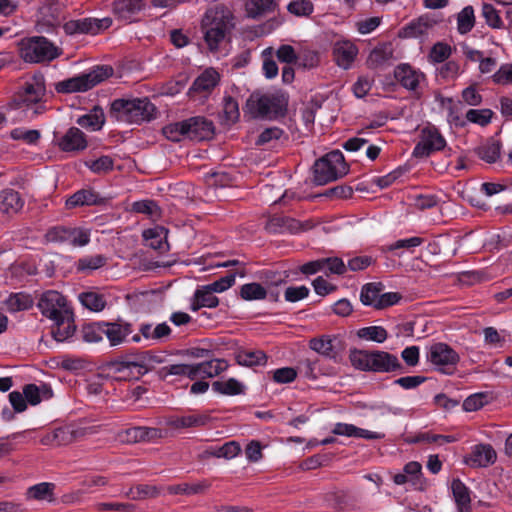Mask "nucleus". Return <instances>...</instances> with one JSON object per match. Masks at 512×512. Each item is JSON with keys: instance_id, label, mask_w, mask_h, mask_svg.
Wrapping results in <instances>:
<instances>
[{"instance_id": "f257e3e1", "label": "nucleus", "mask_w": 512, "mask_h": 512, "mask_svg": "<svg viewBox=\"0 0 512 512\" xmlns=\"http://www.w3.org/2000/svg\"><path fill=\"white\" fill-rule=\"evenodd\" d=\"M234 16L224 4L208 8L201 21L204 40L211 51H216L220 43L234 28Z\"/></svg>"}, {"instance_id": "f03ea898", "label": "nucleus", "mask_w": 512, "mask_h": 512, "mask_svg": "<svg viewBox=\"0 0 512 512\" xmlns=\"http://www.w3.org/2000/svg\"><path fill=\"white\" fill-rule=\"evenodd\" d=\"M351 365L360 371L374 373L402 372L403 366L398 357L382 350L351 349L349 352Z\"/></svg>"}, {"instance_id": "7ed1b4c3", "label": "nucleus", "mask_w": 512, "mask_h": 512, "mask_svg": "<svg viewBox=\"0 0 512 512\" xmlns=\"http://www.w3.org/2000/svg\"><path fill=\"white\" fill-rule=\"evenodd\" d=\"M155 112L156 108L148 98L115 99L109 115L116 121L139 124L154 118Z\"/></svg>"}, {"instance_id": "20e7f679", "label": "nucleus", "mask_w": 512, "mask_h": 512, "mask_svg": "<svg viewBox=\"0 0 512 512\" xmlns=\"http://www.w3.org/2000/svg\"><path fill=\"white\" fill-rule=\"evenodd\" d=\"M287 101L283 95L275 93H252L246 101V110L253 118L275 119L283 116Z\"/></svg>"}, {"instance_id": "39448f33", "label": "nucleus", "mask_w": 512, "mask_h": 512, "mask_svg": "<svg viewBox=\"0 0 512 512\" xmlns=\"http://www.w3.org/2000/svg\"><path fill=\"white\" fill-rule=\"evenodd\" d=\"M113 75V68L109 65H99L87 73L65 79L55 84L58 93L85 92Z\"/></svg>"}, {"instance_id": "423d86ee", "label": "nucleus", "mask_w": 512, "mask_h": 512, "mask_svg": "<svg viewBox=\"0 0 512 512\" xmlns=\"http://www.w3.org/2000/svg\"><path fill=\"white\" fill-rule=\"evenodd\" d=\"M60 54V49L43 36L29 37L19 43L20 58L27 63L49 62Z\"/></svg>"}, {"instance_id": "0eeeda50", "label": "nucleus", "mask_w": 512, "mask_h": 512, "mask_svg": "<svg viewBox=\"0 0 512 512\" xmlns=\"http://www.w3.org/2000/svg\"><path fill=\"white\" fill-rule=\"evenodd\" d=\"M313 181L317 185H325L348 173V166L340 151H332L318 159L313 166Z\"/></svg>"}, {"instance_id": "6e6552de", "label": "nucleus", "mask_w": 512, "mask_h": 512, "mask_svg": "<svg viewBox=\"0 0 512 512\" xmlns=\"http://www.w3.org/2000/svg\"><path fill=\"white\" fill-rule=\"evenodd\" d=\"M134 353L106 362L101 371L106 378L116 381H132L140 379L141 373Z\"/></svg>"}, {"instance_id": "1a4fd4ad", "label": "nucleus", "mask_w": 512, "mask_h": 512, "mask_svg": "<svg viewBox=\"0 0 512 512\" xmlns=\"http://www.w3.org/2000/svg\"><path fill=\"white\" fill-rule=\"evenodd\" d=\"M426 357L435 370L446 375H452L460 361L459 354L451 346L443 342L432 344L428 349Z\"/></svg>"}, {"instance_id": "9d476101", "label": "nucleus", "mask_w": 512, "mask_h": 512, "mask_svg": "<svg viewBox=\"0 0 512 512\" xmlns=\"http://www.w3.org/2000/svg\"><path fill=\"white\" fill-rule=\"evenodd\" d=\"M37 306L42 315L52 321L58 320L66 316V314L72 313L71 309L67 305L66 298L61 293L54 290L44 292L41 295Z\"/></svg>"}, {"instance_id": "9b49d317", "label": "nucleus", "mask_w": 512, "mask_h": 512, "mask_svg": "<svg viewBox=\"0 0 512 512\" xmlns=\"http://www.w3.org/2000/svg\"><path fill=\"white\" fill-rule=\"evenodd\" d=\"M309 348L333 361H338L345 350V342L340 335H321L309 340Z\"/></svg>"}, {"instance_id": "f8f14e48", "label": "nucleus", "mask_w": 512, "mask_h": 512, "mask_svg": "<svg viewBox=\"0 0 512 512\" xmlns=\"http://www.w3.org/2000/svg\"><path fill=\"white\" fill-rule=\"evenodd\" d=\"M419 138V142L413 150V156L417 158L428 157L431 153L442 150L446 146V140L435 126L424 127Z\"/></svg>"}, {"instance_id": "ddd939ff", "label": "nucleus", "mask_w": 512, "mask_h": 512, "mask_svg": "<svg viewBox=\"0 0 512 512\" xmlns=\"http://www.w3.org/2000/svg\"><path fill=\"white\" fill-rule=\"evenodd\" d=\"M49 240L68 243L74 247H82L89 243L90 234L80 228H68L58 226L50 229L47 233Z\"/></svg>"}, {"instance_id": "4468645a", "label": "nucleus", "mask_w": 512, "mask_h": 512, "mask_svg": "<svg viewBox=\"0 0 512 512\" xmlns=\"http://www.w3.org/2000/svg\"><path fill=\"white\" fill-rule=\"evenodd\" d=\"M112 20L110 18L92 19L83 18L78 20H70L66 22L63 29L66 34H98L100 31L107 29L111 26Z\"/></svg>"}, {"instance_id": "2eb2a0df", "label": "nucleus", "mask_w": 512, "mask_h": 512, "mask_svg": "<svg viewBox=\"0 0 512 512\" xmlns=\"http://www.w3.org/2000/svg\"><path fill=\"white\" fill-rule=\"evenodd\" d=\"M186 138L193 141L210 140L214 137V123L204 116H194L185 120Z\"/></svg>"}, {"instance_id": "dca6fc26", "label": "nucleus", "mask_w": 512, "mask_h": 512, "mask_svg": "<svg viewBox=\"0 0 512 512\" xmlns=\"http://www.w3.org/2000/svg\"><path fill=\"white\" fill-rule=\"evenodd\" d=\"M438 22V19L429 14L421 15L402 27L398 32V36L400 38H419L425 36Z\"/></svg>"}, {"instance_id": "f3484780", "label": "nucleus", "mask_w": 512, "mask_h": 512, "mask_svg": "<svg viewBox=\"0 0 512 512\" xmlns=\"http://www.w3.org/2000/svg\"><path fill=\"white\" fill-rule=\"evenodd\" d=\"M63 4L59 0H48L39 9L40 19L37 22L38 31L43 32L60 23Z\"/></svg>"}, {"instance_id": "a211bd4d", "label": "nucleus", "mask_w": 512, "mask_h": 512, "mask_svg": "<svg viewBox=\"0 0 512 512\" xmlns=\"http://www.w3.org/2000/svg\"><path fill=\"white\" fill-rule=\"evenodd\" d=\"M102 326H104V336L112 347L123 344L127 336L133 332L132 324L122 320L115 322L102 321Z\"/></svg>"}, {"instance_id": "6ab92c4d", "label": "nucleus", "mask_w": 512, "mask_h": 512, "mask_svg": "<svg viewBox=\"0 0 512 512\" xmlns=\"http://www.w3.org/2000/svg\"><path fill=\"white\" fill-rule=\"evenodd\" d=\"M45 94V85L43 81L34 80L31 83H25L23 91L19 92L15 98L18 107L29 106L41 101Z\"/></svg>"}, {"instance_id": "aec40b11", "label": "nucleus", "mask_w": 512, "mask_h": 512, "mask_svg": "<svg viewBox=\"0 0 512 512\" xmlns=\"http://www.w3.org/2000/svg\"><path fill=\"white\" fill-rule=\"evenodd\" d=\"M394 77L404 88L414 91L425 76L409 64H400L394 70Z\"/></svg>"}, {"instance_id": "412c9836", "label": "nucleus", "mask_w": 512, "mask_h": 512, "mask_svg": "<svg viewBox=\"0 0 512 512\" xmlns=\"http://www.w3.org/2000/svg\"><path fill=\"white\" fill-rule=\"evenodd\" d=\"M64 152L82 151L87 147L85 134L77 127H71L58 142Z\"/></svg>"}, {"instance_id": "4be33fe9", "label": "nucleus", "mask_w": 512, "mask_h": 512, "mask_svg": "<svg viewBox=\"0 0 512 512\" xmlns=\"http://www.w3.org/2000/svg\"><path fill=\"white\" fill-rule=\"evenodd\" d=\"M496 458V452L490 444H478L474 446L466 462L473 467H487L493 464Z\"/></svg>"}, {"instance_id": "5701e85b", "label": "nucleus", "mask_w": 512, "mask_h": 512, "mask_svg": "<svg viewBox=\"0 0 512 512\" xmlns=\"http://www.w3.org/2000/svg\"><path fill=\"white\" fill-rule=\"evenodd\" d=\"M219 82V74L214 69H206L193 82L189 89V94L208 95Z\"/></svg>"}, {"instance_id": "b1692460", "label": "nucleus", "mask_w": 512, "mask_h": 512, "mask_svg": "<svg viewBox=\"0 0 512 512\" xmlns=\"http://www.w3.org/2000/svg\"><path fill=\"white\" fill-rule=\"evenodd\" d=\"M194 379L198 377L212 378L219 375L228 368V363L224 359H212L197 364H192Z\"/></svg>"}, {"instance_id": "393cba45", "label": "nucleus", "mask_w": 512, "mask_h": 512, "mask_svg": "<svg viewBox=\"0 0 512 512\" xmlns=\"http://www.w3.org/2000/svg\"><path fill=\"white\" fill-rule=\"evenodd\" d=\"M145 7L144 0H117L114 2V13L118 18L132 22L134 16Z\"/></svg>"}, {"instance_id": "a878e982", "label": "nucleus", "mask_w": 512, "mask_h": 512, "mask_svg": "<svg viewBox=\"0 0 512 512\" xmlns=\"http://www.w3.org/2000/svg\"><path fill=\"white\" fill-rule=\"evenodd\" d=\"M24 205L20 194L13 189H5L0 192V213L16 214Z\"/></svg>"}, {"instance_id": "bb28decb", "label": "nucleus", "mask_w": 512, "mask_h": 512, "mask_svg": "<svg viewBox=\"0 0 512 512\" xmlns=\"http://www.w3.org/2000/svg\"><path fill=\"white\" fill-rule=\"evenodd\" d=\"M357 53V47L348 41L337 43L333 49L334 60L336 61L338 66L344 69L350 67Z\"/></svg>"}, {"instance_id": "cd10ccee", "label": "nucleus", "mask_w": 512, "mask_h": 512, "mask_svg": "<svg viewBox=\"0 0 512 512\" xmlns=\"http://www.w3.org/2000/svg\"><path fill=\"white\" fill-rule=\"evenodd\" d=\"M55 327L52 328L51 334L53 338L58 342H63L73 336L76 331L74 324L73 312L66 314V316L55 320Z\"/></svg>"}, {"instance_id": "c85d7f7f", "label": "nucleus", "mask_w": 512, "mask_h": 512, "mask_svg": "<svg viewBox=\"0 0 512 512\" xmlns=\"http://www.w3.org/2000/svg\"><path fill=\"white\" fill-rule=\"evenodd\" d=\"M266 229L272 233H283L285 231L294 233L301 229V223L288 216H273L268 220Z\"/></svg>"}, {"instance_id": "c756f323", "label": "nucleus", "mask_w": 512, "mask_h": 512, "mask_svg": "<svg viewBox=\"0 0 512 512\" xmlns=\"http://www.w3.org/2000/svg\"><path fill=\"white\" fill-rule=\"evenodd\" d=\"M23 394L30 405H38L42 400H48L53 396V391L48 384H27L23 387Z\"/></svg>"}, {"instance_id": "7c9ffc66", "label": "nucleus", "mask_w": 512, "mask_h": 512, "mask_svg": "<svg viewBox=\"0 0 512 512\" xmlns=\"http://www.w3.org/2000/svg\"><path fill=\"white\" fill-rule=\"evenodd\" d=\"M102 203L101 197L90 189H81L76 191L66 200V208L72 209L84 205H98Z\"/></svg>"}, {"instance_id": "2f4dec72", "label": "nucleus", "mask_w": 512, "mask_h": 512, "mask_svg": "<svg viewBox=\"0 0 512 512\" xmlns=\"http://www.w3.org/2000/svg\"><path fill=\"white\" fill-rule=\"evenodd\" d=\"M167 233L168 231L164 227L156 226L145 230L143 238L152 249L165 252L168 250Z\"/></svg>"}, {"instance_id": "473e14b6", "label": "nucleus", "mask_w": 512, "mask_h": 512, "mask_svg": "<svg viewBox=\"0 0 512 512\" xmlns=\"http://www.w3.org/2000/svg\"><path fill=\"white\" fill-rule=\"evenodd\" d=\"M219 305V299L212 291L201 286L194 292L191 300V310L198 311L203 307L215 308Z\"/></svg>"}, {"instance_id": "72a5a7b5", "label": "nucleus", "mask_w": 512, "mask_h": 512, "mask_svg": "<svg viewBox=\"0 0 512 512\" xmlns=\"http://www.w3.org/2000/svg\"><path fill=\"white\" fill-rule=\"evenodd\" d=\"M141 376L145 375L149 371L155 369L157 364H161L165 361L164 356L160 353H154L152 351H144L134 353Z\"/></svg>"}, {"instance_id": "f704fd0d", "label": "nucleus", "mask_w": 512, "mask_h": 512, "mask_svg": "<svg viewBox=\"0 0 512 512\" xmlns=\"http://www.w3.org/2000/svg\"><path fill=\"white\" fill-rule=\"evenodd\" d=\"M452 492L455 498L456 504L460 512H472L471 511V498L469 489L459 479L452 481Z\"/></svg>"}, {"instance_id": "c9c22d12", "label": "nucleus", "mask_w": 512, "mask_h": 512, "mask_svg": "<svg viewBox=\"0 0 512 512\" xmlns=\"http://www.w3.org/2000/svg\"><path fill=\"white\" fill-rule=\"evenodd\" d=\"M276 7V0H249L246 4V13L249 18L258 19L273 12Z\"/></svg>"}, {"instance_id": "e433bc0d", "label": "nucleus", "mask_w": 512, "mask_h": 512, "mask_svg": "<svg viewBox=\"0 0 512 512\" xmlns=\"http://www.w3.org/2000/svg\"><path fill=\"white\" fill-rule=\"evenodd\" d=\"M55 487V484L50 482H42L33 485L27 489L26 497L27 499H34L38 501L46 500L48 502H53L55 500Z\"/></svg>"}, {"instance_id": "4c0bfd02", "label": "nucleus", "mask_w": 512, "mask_h": 512, "mask_svg": "<svg viewBox=\"0 0 512 512\" xmlns=\"http://www.w3.org/2000/svg\"><path fill=\"white\" fill-rule=\"evenodd\" d=\"M34 300L30 294L24 292L12 293L5 300V306L10 312L27 310L33 306Z\"/></svg>"}, {"instance_id": "58836bf2", "label": "nucleus", "mask_w": 512, "mask_h": 512, "mask_svg": "<svg viewBox=\"0 0 512 512\" xmlns=\"http://www.w3.org/2000/svg\"><path fill=\"white\" fill-rule=\"evenodd\" d=\"M235 359L241 366L253 367L264 365L267 361V356L261 350H241L236 353Z\"/></svg>"}, {"instance_id": "ea45409f", "label": "nucleus", "mask_w": 512, "mask_h": 512, "mask_svg": "<svg viewBox=\"0 0 512 512\" xmlns=\"http://www.w3.org/2000/svg\"><path fill=\"white\" fill-rule=\"evenodd\" d=\"M78 299L85 308L93 312H101L107 304L105 296L94 291L82 292Z\"/></svg>"}, {"instance_id": "a19ab883", "label": "nucleus", "mask_w": 512, "mask_h": 512, "mask_svg": "<svg viewBox=\"0 0 512 512\" xmlns=\"http://www.w3.org/2000/svg\"><path fill=\"white\" fill-rule=\"evenodd\" d=\"M382 290L383 285L381 283H367L361 288L360 301L363 305L372 306L377 309V302Z\"/></svg>"}, {"instance_id": "79ce46f5", "label": "nucleus", "mask_w": 512, "mask_h": 512, "mask_svg": "<svg viewBox=\"0 0 512 512\" xmlns=\"http://www.w3.org/2000/svg\"><path fill=\"white\" fill-rule=\"evenodd\" d=\"M239 116L238 102L231 96H225L223 99L221 123L226 126H231L238 121Z\"/></svg>"}, {"instance_id": "37998d69", "label": "nucleus", "mask_w": 512, "mask_h": 512, "mask_svg": "<svg viewBox=\"0 0 512 512\" xmlns=\"http://www.w3.org/2000/svg\"><path fill=\"white\" fill-rule=\"evenodd\" d=\"M209 488H210V483L206 480H203L199 483H194V484L182 483V484L172 485V486L168 487V491L170 494L195 495V494H202Z\"/></svg>"}, {"instance_id": "c03bdc74", "label": "nucleus", "mask_w": 512, "mask_h": 512, "mask_svg": "<svg viewBox=\"0 0 512 512\" xmlns=\"http://www.w3.org/2000/svg\"><path fill=\"white\" fill-rule=\"evenodd\" d=\"M208 420L209 418L206 415L194 414L170 419L168 421V425L176 429L199 427L204 426L208 422Z\"/></svg>"}, {"instance_id": "a18cd8bd", "label": "nucleus", "mask_w": 512, "mask_h": 512, "mask_svg": "<svg viewBox=\"0 0 512 512\" xmlns=\"http://www.w3.org/2000/svg\"><path fill=\"white\" fill-rule=\"evenodd\" d=\"M105 122L103 110L95 107L91 113L85 114L78 118L77 124L84 128L99 130Z\"/></svg>"}, {"instance_id": "49530a36", "label": "nucleus", "mask_w": 512, "mask_h": 512, "mask_svg": "<svg viewBox=\"0 0 512 512\" xmlns=\"http://www.w3.org/2000/svg\"><path fill=\"white\" fill-rule=\"evenodd\" d=\"M212 389L223 395H239L244 391V386L238 380L229 378L226 381H215L212 383Z\"/></svg>"}, {"instance_id": "de8ad7c7", "label": "nucleus", "mask_w": 512, "mask_h": 512, "mask_svg": "<svg viewBox=\"0 0 512 512\" xmlns=\"http://www.w3.org/2000/svg\"><path fill=\"white\" fill-rule=\"evenodd\" d=\"M326 500L337 510L348 508L353 502V496L347 490H334L326 495Z\"/></svg>"}, {"instance_id": "09e8293b", "label": "nucleus", "mask_w": 512, "mask_h": 512, "mask_svg": "<svg viewBox=\"0 0 512 512\" xmlns=\"http://www.w3.org/2000/svg\"><path fill=\"white\" fill-rule=\"evenodd\" d=\"M501 145L497 141H489L478 147L475 152L477 156L487 163H494L500 157Z\"/></svg>"}, {"instance_id": "8fccbe9b", "label": "nucleus", "mask_w": 512, "mask_h": 512, "mask_svg": "<svg viewBox=\"0 0 512 512\" xmlns=\"http://www.w3.org/2000/svg\"><path fill=\"white\" fill-rule=\"evenodd\" d=\"M393 57V50L389 46H380L374 48L368 56V64L377 68L390 61Z\"/></svg>"}, {"instance_id": "3c124183", "label": "nucleus", "mask_w": 512, "mask_h": 512, "mask_svg": "<svg viewBox=\"0 0 512 512\" xmlns=\"http://www.w3.org/2000/svg\"><path fill=\"white\" fill-rule=\"evenodd\" d=\"M266 296V289L256 282L244 284L240 288V297L246 301L263 300Z\"/></svg>"}, {"instance_id": "603ef678", "label": "nucleus", "mask_w": 512, "mask_h": 512, "mask_svg": "<svg viewBox=\"0 0 512 512\" xmlns=\"http://www.w3.org/2000/svg\"><path fill=\"white\" fill-rule=\"evenodd\" d=\"M357 336L360 339L383 343L388 338V333L382 326H368L359 329L357 331Z\"/></svg>"}, {"instance_id": "864d4df0", "label": "nucleus", "mask_w": 512, "mask_h": 512, "mask_svg": "<svg viewBox=\"0 0 512 512\" xmlns=\"http://www.w3.org/2000/svg\"><path fill=\"white\" fill-rule=\"evenodd\" d=\"M106 262L107 259L103 255L85 256L78 259L76 268L81 272H91L103 267Z\"/></svg>"}, {"instance_id": "5fc2aeb1", "label": "nucleus", "mask_w": 512, "mask_h": 512, "mask_svg": "<svg viewBox=\"0 0 512 512\" xmlns=\"http://www.w3.org/2000/svg\"><path fill=\"white\" fill-rule=\"evenodd\" d=\"M475 24L474 9L472 6H466L458 14L457 29L460 34H466L472 30Z\"/></svg>"}, {"instance_id": "6e6d98bb", "label": "nucleus", "mask_w": 512, "mask_h": 512, "mask_svg": "<svg viewBox=\"0 0 512 512\" xmlns=\"http://www.w3.org/2000/svg\"><path fill=\"white\" fill-rule=\"evenodd\" d=\"M159 373L162 378H166L169 375H177L187 376L191 380H194L192 364H172L164 366Z\"/></svg>"}, {"instance_id": "4d7b16f0", "label": "nucleus", "mask_w": 512, "mask_h": 512, "mask_svg": "<svg viewBox=\"0 0 512 512\" xmlns=\"http://www.w3.org/2000/svg\"><path fill=\"white\" fill-rule=\"evenodd\" d=\"M104 326L102 321L86 324L82 329L83 339L89 343H97L103 340Z\"/></svg>"}, {"instance_id": "13d9d810", "label": "nucleus", "mask_w": 512, "mask_h": 512, "mask_svg": "<svg viewBox=\"0 0 512 512\" xmlns=\"http://www.w3.org/2000/svg\"><path fill=\"white\" fill-rule=\"evenodd\" d=\"M289 13L297 17H308L314 11V5L310 0H294L287 5Z\"/></svg>"}, {"instance_id": "bf43d9fd", "label": "nucleus", "mask_w": 512, "mask_h": 512, "mask_svg": "<svg viewBox=\"0 0 512 512\" xmlns=\"http://www.w3.org/2000/svg\"><path fill=\"white\" fill-rule=\"evenodd\" d=\"M162 131L168 140L179 142L186 138L185 120L166 125Z\"/></svg>"}, {"instance_id": "052dcab7", "label": "nucleus", "mask_w": 512, "mask_h": 512, "mask_svg": "<svg viewBox=\"0 0 512 512\" xmlns=\"http://www.w3.org/2000/svg\"><path fill=\"white\" fill-rule=\"evenodd\" d=\"M493 111L490 109H470L466 112L467 121L486 126L491 122Z\"/></svg>"}, {"instance_id": "680f3d73", "label": "nucleus", "mask_w": 512, "mask_h": 512, "mask_svg": "<svg viewBox=\"0 0 512 512\" xmlns=\"http://www.w3.org/2000/svg\"><path fill=\"white\" fill-rule=\"evenodd\" d=\"M142 426L131 427L117 433V440L125 444L142 442Z\"/></svg>"}, {"instance_id": "e2e57ef3", "label": "nucleus", "mask_w": 512, "mask_h": 512, "mask_svg": "<svg viewBox=\"0 0 512 512\" xmlns=\"http://www.w3.org/2000/svg\"><path fill=\"white\" fill-rule=\"evenodd\" d=\"M451 46L444 42H437L431 48L429 57L433 62L441 63L447 60L451 55Z\"/></svg>"}, {"instance_id": "0e129e2a", "label": "nucleus", "mask_w": 512, "mask_h": 512, "mask_svg": "<svg viewBox=\"0 0 512 512\" xmlns=\"http://www.w3.org/2000/svg\"><path fill=\"white\" fill-rule=\"evenodd\" d=\"M482 15L491 28L498 29L502 27L503 22L492 4L484 3L482 5Z\"/></svg>"}, {"instance_id": "69168bd1", "label": "nucleus", "mask_w": 512, "mask_h": 512, "mask_svg": "<svg viewBox=\"0 0 512 512\" xmlns=\"http://www.w3.org/2000/svg\"><path fill=\"white\" fill-rule=\"evenodd\" d=\"M284 135V131L279 127H270L263 130L257 140L256 145H267L278 141Z\"/></svg>"}, {"instance_id": "338daca9", "label": "nucleus", "mask_w": 512, "mask_h": 512, "mask_svg": "<svg viewBox=\"0 0 512 512\" xmlns=\"http://www.w3.org/2000/svg\"><path fill=\"white\" fill-rule=\"evenodd\" d=\"M132 210L136 213L146 214L149 216H159L160 208L156 202L152 200H141L132 204Z\"/></svg>"}, {"instance_id": "774afa93", "label": "nucleus", "mask_w": 512, "mask_h": 512, "mask_svg": "<svg viewBox=\"0 0 512 512\" xmlns=\"http://www.w3.org/2000/svg\"><path fill=\"white\" fill-rule=\"evenodd\" d=\"M494 83L506 85L512 84V64H503L500 68L491 75Z\"/></svg>"}]
</instances>
